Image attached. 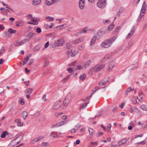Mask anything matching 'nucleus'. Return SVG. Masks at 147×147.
I'll list each match as a JSON object with an SVG mask.
<instances>
[{
	"instance_id": "nucleus-20",
	"label": "nucleus",
	"mask_w": 147,
	"mask_h": 147,
	"mask_svg": "<svg viewBox=\"0 0 147 147\" xmlns=\"http://www.w3.org/2000/svg\"><path fill=\"white\" fill-rule=\"evenodd\" d=\"M88 129L89 134L90 136H92L94 132V130L92 128L90 127H89Z\"/></svg>"
},
{
	"instance_id": "nucleus-4",
	"label": "nucleus",
	"mask_w": 147,
	"mask_h": 147,
	"mask_svg": "<svg viewBox=\"0 0 147 147\" xmlns=\"http://www.w3.org/2000/svg\"><path fill=\"white\" fill-rule=\"evenodd\" d=\"M91 30V29L87 27H86L85 28L82 29L81 30L79 31L77 33V34H76V36H77L79 35V34H80L82 33H86L88 31H90Z\"/></svg>"
},
{
	"instance_id": "nucleus-3",
	"label": "nucleus",
	"mask_w": 147,
	"mask_h": 147,
	"mask_svg": "<svg viewBox=\"0 0 147 147\" xmlns=\"http://www.w3.org/2000/svg\"><path fill=\"white\" fill-rule=\"evenodd\" d=\"M22 140V137L21 136H19L16 138L12 140L10 143V145L13 146H14L16 145L19 144L21 141Z\"/></svg>"
},
{
	"instance_id": "nucleus-56",
	"label": "nucleus",
	"mask_w": 147,
	"mask_h": 147,
	"mask_svg": "<svg viewBox=\"0 0 147 147\" xmlns=\"http://www.w3.org/2000/svg\"><path fill=\"white\" fill-rule=\"evenodd\" d=\"M110 21L108 20H105L103 22V23L104 24H105L107 23H110Z\"/></svg>"
},
{
	"instance_id": "nucleus-42",
	"label": "nucleus",
	"mask_w": 147,
	"mask_h": 147,
	"mask_svg": "<svg viewBox=\"0 0 147 147\" xmlns=\"http://www.w3.org/2000/svg\"><path fill=\"white\" fill-rule=\"evenodd\" d=\"M109 58V56L106 55L104 57L102 60L103 61L105 62L106 60H107Z\"/></svg>"
},
{
	"instance_id": "nucleus-1",
	"label": "nucleus",
	"mask_w": 147,
	"mask_h": 147,
	"mask_svg": "<svg viewBox=\"0 0 147 147\" xmlns=\"http://www.w3.org/2000/svg\"><path fill=\"white\" fill-rule=\"evenodd\" d=\"M117 36H115L112 38L107 39L101 44V47L103 48H107L110 47L112 43L117 38Z\"/></svg>"
},
{
	"instance_id": "nucleus-59",
	"label": "nucleus",
	"mask_w": 147,
	"mask_h": 147,
	"mask_svg": "<svg viewBox=\"0 0 147 147\" xmlns=\"http://www.w3.org/2000/svg\"><path fill=\"white\" fill-rule=\"evenodd\" d=\"M32 15L31 14H29L27 16V18L28 20L32 19Z\"/></svg>"
},
{
	"instance_id": "nucleus-34",
	"label": "nucleus",
	"mask_w": 147,
	"mask_h": 147,
	"mask_svg": "<svg viewBox=\"0 0 147 147\" xmlns=\"http://www.w3.org/2000/svg\"><path fill=\"white\" fill-rule=\"evenodd\" d=\"M41 47L40 45H36L34 48V50L35 51H38Z\"/></svg>"
},
{
	"instance_id": "nucleus-30",
	"label": "nucleus",
	"mask_w": 147,
	"mask_h": 147,
	"mask_svg": "<svg viewBox=\"0 0 147 147\" xmlns=\"http://www.w3.org/2000/svg\"><path fill=\"white\" fill-rule=\"evenodd\" d=\"M47 22H51L54 20V18L53 17L48 16L45 18Z\"/></svg>"
},
{
	"instance_id": "nucleus-19",
	"label": "nucleus",
	"mask_w": 147,
	"mask_h": 147,
	"mask_svg": "<svg viewBox=\"0 0 147 147\" xmlns=\"http://www.w3.org/2000/svg\"><path fill=\"white\" fill-rule=\"evenodd\" d=\"M115 64V63L113 61L111 62L109 64V70H111L113 67L114 65Z\"/></svg>"
},
{
	"instance_id": "nucleus-53",
	"label": "nucleus",
	"mask_w": 147,
	"mask_h": 147,
	"mask_svg": "<svg viewBox=\"0 0 147 147\" xmlns=\"http://www.w3.org/2000/svg\"><path fill=\"white\" fill-rule=\"evenodd\" d=\"M83 66H81V65H78L77 66V69L78 70L81 69L83 68Z\"/></svg>"
},
{
	"instance_id": "nucleus-25",
	"label": "nucleus",
	"mask_w": 147,
	"mask_h": 147,
	"mask_svg": "<svg viewBox=\"0 0 147 147\" xmlns=\"http://www.w3.org/2000/svg\"><path fill=\"white\" fill-rule=\"evenodd\" d=\"M96 40V37L95 36L93 37L91 41L90 44L91 46H93L94 45L95 42Z\"/></svg>"
},
{
	"instance_id": "nucleus-16",
	"label": "nucleus",
	"mask_w": 147,
	"mask_h": 147,
	"mask_svg": "<svg viewBox=\"0 0 147 147\" xmlns=\"http://www.w3.org/2000/svg\"><path fill=\"white\" fill-rule=\"evenodd\" d=\"M41 0H33L32 1V4L34 5H37L41 3Z\"/></svg>"
},
{
	"instance_id": "nucleus-61",
	"label": "nucleus",
	"mask_w": 147,
	"mask_h": 147,
	"mask_svg": "<svg viewBox=\"0 0 147 147\" xmlns=\"http://www.w3.org/2000/svg\"><path fill=\"white\" fill-rule=\"evenodd\" d=\"M58 123H56L52 126V127H59V126L58 125Z\"/></svg>"
},
{
	"instance_id": "nucleus-49",
	"label": "nucleus",
	"mask_w": 147,
	"mask_h": 147,
	"mask_svg": "<svg viewBox=\"0 0 147 147\" xmlns=\"http://www.w3.org/2000/svg\"><path fill=\"white\" fill-rule=\"evenodd\" d=\"M14 45L16 46H20V42L18 41H16L15 42Z\"/></svg>"
},
{
	"instance_id": "nucleus-9",
	"label": "nucleus",
	"mask_w": 147,
	"mask_h": 147,
	"mask_svg": "<svg viewBox=\"0 0 147 147\" xmlns=\"http://www.w3.org/2000/svg\"><path fill=\"white\" fill-rule=\"evenodd\" d=\"M61 103L60 101L55 102L54 104L53 108L54 109H57L60 107Z\"/></svg>"
},
{
	"instance_id": "nucleus-12",
	"label": "nucleus",
	"mask_w": 147,
	"mask_h": 147,
	"mask_svg": "<svg viewBox=\"0 0 147 147\" xmlns=\"http://www.w3.org/2000/svg\"><path fill=\"white\" fill-rule=\"evenodd\" d=\"M85 4V0H80L79 6L80 9H83L84 8Z\"/></svg>"
},
{
	"instance_id": "nucleus-52",
	"label": "nucleus",
	"mask_w": 147,
	"mask_h": 147,
	"mask_svg": "<svg viewBox=\"0 0 147 147\" xmlns=\"http://www.w3.org/2000/svg\"><path fill=\"white\" fill-rule=\"evenodd\" d=\"M6 132L5 131H4L3 133L1 135V137L2 138H4L6 136Z\"/></svg>"
},
{
	"instance_id": "nucleus-62",
	"label": "nucleus",
	"mask_w": 147,
	"mask_h": 147,
	"mask_svg": "<svg viewBox=\"0 0 147 147\" xmlns=\"http://www.w3.org/2000/svg\"><path fill=\"white\" fill-rule=\"evenodd\" d=\"M5 52V50L4 48L3 47H2L1 49V52H0L1 54V53H3Z\"/></svg>"
},
{
	"instance_id": "nucleus-2",
	"label": "nucleus",
	"mask_w": 147,
	"mask_h": 147,
	"mask_svg": "<svg viewBox=\"0 0 147 147\" xmlns=\"http://www.w3.org/2000/svg\"><path fill=\"white\" fill-rule=\"evenodd\" d=\"M105 66V64H103L102 65L97 64L94 66L92 67L89 72V74L91 75L94 73H96L99 71H100Z\"/></svg>"
},
{
	"instance_id": "nucleus-39",
	"label": "nucleus",
	"mask_w": 147,
	"mask_h": 147,
	"mask_svg": "<svg viewBox=\"0 0 147 147\" xmlns=\"http://www.w3.org/2000/svg\"><path fill=\"white\" fill-rule=\"evenodd\" d=\"M88 103H84L82 104V105L80 106V109H82L84 108L85 107H86L87 106V104H88Z\"/></svg>"
},
{
	"instance_id": "nucleus-37",
	"label": "nucleus",
	"mask_w": 147,
	"mask_h": 147,
	"mask_svg": "<svg viewBox=\"0 0 147 147\" xmlns=\"http://www.w3.org/2000/svg\"><path fill=\"white\" fill-rule=\"evenodd\" d=\"M70 76V75H68L65 78H64L62 80V82H63L65 83V82L69 78Z\"/></svg>"
},
{
	"instance_id": "nucleus-57",
	"label": "nucleus",
	"mask_w": 147,
	"mask_h": 147,
	"mask_svg": "<svg viewBox=\"0 0 147 147\" xmlns=\"http://www.w3.org/2000/svg\"><path fill=\"white\" fill-rule=\"evenodd\" d=\"M111 127V125L110 124H108L107 125V130L109 131Z\"/></svg>"
},
{
	"instance_id": "nucleus-32",
	"label": "nucleus",
	"mask_w": 147,
	"mask_h": 147,
	"mask_svg": "<svg viewBox=\"0 0 147 147\" xmlns=\"http://www.w3.org/2000/svg\"><path fill=\"white\" fill-rule=\"evenodd\" d=\"M40 20L39 18H34L32 19V21L33 22H35V23H38V21Z\"/></svg>"
},
{
	"instance_id": "nucleus-13",
	"label": "nucleus",
	"mask_w": 147,
	"mask_h": 147,
	"mask_svg": "<svg viewBox=\"0 0 147 147\" xmlns=\"http://www.w3.org/2000/svg\"><path fill=\"white\" fill-rule=\"evenodd\" d=\"M57 0H45V4L47 5H50L56 2Z\"/></svg>"
},
{
	"instance_id": "nucleus-45",
	"label": "nucleus",
	"mask_w": 147,
	"mask_h": 147,
	"mask_svg": "<svg viewBox=\"0 0 147 147\" xmlns=\"http://www.w3.org/2000/svg\"><path fill=\"white\" fill-rule=\"evenodd\" d=\"M36 31L37 33H40L41 32L42 30L40 27H38L36 28Z\"/></svg>"
},
{
	"instance_id": "nucleus-54",
	"label": "nucleus",
	"mask_w": 147,
	"mask_h": 147,
	"mask_svg": "<svg viewBox=\"0 0 147 147\" xmlns=\"http://www.w3.org/2000/svg\"><path fill=\"white\" fill-rule=\"evenodd\" d=\"M133 90V89L131 87H129L127 89V92H130L132 91Z\"/></svg>"
},
{
	"instance_id": "nucleus-6",
	"label": "nucleus",
	"mask_w": 147,
	"mask_h": 147,
	"mask_svg": "<svg viewBox=\"0 0 147 147\" xmlns=\"http://www.w3.org/2000/svg\"><path fill=\"white\" fill-rule=\"evenodd\" d=\"M85 39V37L84 36H82L78 38L73 41V43L75 44H77L80 43L84 41Z\"/></svg>"
},
{
	"instance_id": "nucleus-14",
	"label": "nucleus",
	"mask_w": 147,
	"mask_h": 147,
	"mask_svg": "<svg viewBox=\"0 0 147 147\" xmlns=\"http://www.w3.org/2000/svg\"><path fill=\"white\" fill-rule=\"evenodd\" d=\"M146 2L144 1L142 4V8L141 11V13H145L146 11Z\"/></svg>"
},
{
	"instance_id": "nucleus-33",
	"label": "nucleus",
	"mask_w": 147,
	"mask_h": 147,
	"mask_svg": "<svg viewBox=\"0 0 147 147\" xmlns=\"http://www.w3.org/2000/svg\"><path fill=\"white\" fill-rule=\"evenodd\" d=\"M108 81L107 80L106 81H102L100 82L99 83V84L100 86H103L105 85L107 82Z\"/></svg>"
},
{
	"instance_id": "nucleus-51",
	"label": "nucleus",
	"mask_w": 147,
	"mask_h": 147,
	"mask_svg": "<svg viewBox=\"0 0 147 147\" xmlns=\"http://www.w3.org/2000/svg\"><path fill=\"white\" fill-rule=\"evenodd\" d=\"M132 100L133 103L134 104H136L137 103V100L135 97H133L132 98Z\"/></svg>"
},
{
	"instance_id": "nucleus-17",
	"label": "nucleus",
	"mask_w": 147,
	"mask_h": 147,
	"mask_svg": "<svg viewBox=\"0 0 147 147\" xmlns=\"http://www.w3.org/2000/svg\"><path fill=\"white\" fill-rule=\"evenodd\" d=\"M44 138V136H41L34 139L33 140V141L34 142H37L41 140V139Z\"/></svg>"
},
{
	"instance_id": "nucleus-29",
	"label": "nucleus",
	"mask_w": 147,
	"mask_h": 147,
	"mask_svg": "<svg viewBox=\"0 0 147 147\" xmlns=\"http://www.w3.org/2000/svg\"><path fill=\"white\" fill-rule=\"evenodd\" d=\"M128 140V139H125L121 140L119 143V145H121L125 144L127 142Z\"/></svg>"
},
{
	"instance_id": "nucleus-31",
	"label": "nucleus",
	"mask_w": 147,
	"mask_h": 147,
	"mask_svg": "<svg viewBox=\"0 0 147 147\" xmlns=\"http://www.w3.org/2000/svg\"><path fill=\"white\" fill-rule=\"evenodd\" d=\"M114 27V25L113 24H111L107 28V31H110L112 30Z\"/></svg>"
},
{
	"instance_id": "nucleus-26",
	"label": "nucleus",
	"mask_w": 147,
	"mask_h": 147,
	"mask_svg": "<svg viewBox=\"0 0 147 147\" xmlns=\"http://www.w3.org/2000/svg\"><path fill=\"white\" fill-rule=\"evenodd\" d=\"M70 100H69L68 98H66L65 100L63 102V104L65 105H68L70 102Z\"/></svg>"
},
{
	"instance_id": "nucleus-15",
	"label": "nucleus",
	"mask_w": 147,
	"mask_h": 147,
	"mask_svg": "<svg viewBox=\"0 0 147 147\" xmlns=\"http://www.w3.org/2000/svg\"><path fill=\"white\" fill-rule=\"evenodd\" d=\"M21 115L24 119H25L28 116V113L26 111H24L21 113Z\"/></svg>"
},
{
	"instance_id": "nucleus-46",
	"label": "nucleus",
	"mask_w": 147,
	"mask_h": 147,
	"mask_svg": "<svg viewBox=\"0 0 147 147\" xmlns=\"http://www.w3.org/2000/svg\"><path fill=\"white\" fill-rule=\"evenodd\" d=\"M23 24L24 23L23 22H19L16 24V26H22Z\"/></svg>"
},
{
	"instance_id": "nucleus-35",
	"label": "nucleus",
	"mask_w": 147,
	"mask_h": 147,
	"mask_svg": "<svg viewBox=\"0 0 147 147\" xmlns=\"http://www.w3.org/2000/svg\"><path fill=\"white\" fill-rule=\"evenodd\" d=\"M69 121V120L68 119L66 120H64L63 121H60V123H61V125H62L67 124Z\"/></svg>"
},
{
	"instance_id": "nucleus-38",
	"label": "nucleus",
	"mask_w": 147,
	"mask_h": 147,
	"mask_svg": "<svg viewBox=\"0 0 147 147\" xmlns=\"http://www.w3.org/2000/svg\"><path fill=\"white\" fill-rule=\"evenodd\" d=\"M32 89L31 88H29L26 91V93L28 94H30L32 92Z\"/></svg>"
},
{
	"instance_id": "nucleus-58",
	"label": "nucleus",
	"mask_w": 147,
	"mask_h": 147,
	"mask_svg": "<svg viewBox=\"0 0 147 147\" xmlns=\"http://www.w3.org/2000/svg\"><path fill=\"white\" fill-rule=\"evenodd\" d=\"M133 44V42H131V41L129 42L128 44V48L130 47L131 46V45H132Z\"/></svg>"
},
{
	"instance_id": "nucleus-40",
	"label": "nucleus",
	"mask_w": 147,
	"mask_h": 147,
	"mask_svg": "<svg viewBox=\"0 0 147 147\" xmlns=\"http://www.w3.org/2000/svg\"><path fill=\"white\" fill-rule=\"evenodd\" d=\"M8 32L10 33L13 34L15 33L16 31L15 30H13L11 28H10L8 30Z\"/></svg>"
},
{
	"instance_id": "nucleus-24",
	"label": "nucleus",
	"mask_w": 147,
	"mask_h": 147,
	"mask_svg": "<svg viewBox=\"0 0 147 147\" xmlns=\"http://www.w3.org/2000/svg\"><path fill=\"white\" fill-rule=\"evenodd\" d=\"M96 88L97 89L95 91H94V92H91V95H90V96H88V97H87L85 99H82V100L83 101H86L87 99H89L91 97V96H92L93 95V94L95 92H96V91H97L98 89H99V88H98V87H97Z\"/></svg>"
},
{
	"instance_id": "nucleus-43",
	"label": "nucleus",
	"mask_w": 147,
	"mask_h": 147,
	"mask_svg": "<svg viewBox=\"0 0 147 147\" xmlns=\"http://www.w3.org/2000/svg\"><path fill=\"white\" fill-rule=\"evenodd\" d=\"M27 41L25 39L20 41V46L24 44Z\"/></svg>"
},
{
	"instance_id": "nucleus-47",
	"label": "nucleus",
	"mask_w": 147,
	"mask_h": 147,
	"mask_svg": "<svg viewBox=\"0 0 147 147\" xmlns=\"http://www.w3.org/2000/svg\"><path fill=\"white\" fill-rule=\"evenodd\" d=\"M42 144L43 146H48L49 145V144L48 143L45 142H42Z\"/></svg>"
},
{
	"instance_id": "nucleus-10",
	"label": "nucleus",
	"mask_w": 147,
	"mask_h": 147,
	"mask_svg": "<svg viewBox=\"0 0 147 147\" xmlns=\"http://www.w3.org/2000/svg\"><path fill=\"white\" fill-rule=\"evenodd\" d=\"M34 33L32 32H30L26 36V38L25 39L27 41H28L30 40L31 38L34 37Z\"/></svg>"
},
{
	"instance_id": "nucleus-55",
	"label": "nucleus",
	"mask_w": 147,
	"mask_h": 147,
	"mask_svg": "<svg viewBox=\"0 0 147 147\" xmlns=\"http://www.w3.org/2000/svg\"><path fill=\"white\" fill-rule=\"evenodd\" d=\"M146 140H144L143 141L139 142L140 144L142 145H144V144H145L146 142Z\"/></svg>"
},
{
	"instance_id": "nucleus-44",
	"label": "nucleus",
	"mask_w": 147,
	"mask_h": 147,
	"mask_svg": "<svg viewBox=\"0 0 147 147\" xmlns=\"http://www.w3.org/2000/svg\"><path fill=\"white\" fill-rule=\"evenodd\" d=\"M84 47V44H81L79 46V49L81 50H83Z\"/></svg>"
},
{
	"instance_id": "nucleus-11",
	"label": "nucleus",
	"mask_w": 147,
	"mask_h": 147,
	"mask_svg": "<svg viewBox=\"0 0 147 147\" xmlns=\"http://www.w3.org/2000/svg\"><path fill=\"white\" fill-rule=\"evenodd\" d=\"M106 3L98 1L97 3V5L98 7L102 9L106 6Z\"/></svg>"
},
{
	"instance_id": "nucleus-5",
	"label": "nucleus",
	"mask_w": 147,
	"mask_h": 147,
	"mask_svg": "<svg viewBox=\"0 0 147 147\" xmlns=\"http://www.w3.org/2000/svg\"><path fill=\"white\" fill-rule=\"evenodd\" d=\"M106 31V29L105 28H103L100 29L99 32L96 35L97 38L98 39L100 38L103 36V34L105 33Z\"/></svg>"
},
{
	"instance_id": "nucleus-48",
	"label": "nucleus",
	"mask_w": 147,
	"mask_h": 147,
	"mask_svg": "<svg viewBox=\"0 0 147 147\" xmlns=\"http://www.w3.org/2000/svg\"><path fill=\"white\" fill-rule=\"evenodd\" d=\"M49 42L48 41L45 44V48H43L42 49V50H44L45 49V48H47L49 45Z\"/></svg>"
},
{
	"instance_id": "nucleus-22",
	"label": "nucleus",
	"mask_w": 147,
	"mask_h": 147,
	"mask_svg": "<svg viewBox=\"0 0 147 147\" xmlns=\"http://www.w3.org/2000/svg\"><path fill=\"white\" fill-rule=\"evenodd\" d=\"M50 136L53 138H55L58 136V133L57 132H52Z\"/></svg>"
},
{
	"instance_id": "nucleus-50",
	"label": "nucleus",
	"mask_w": 147,
	"mask_h": 147,
	"mask_svg": "<svg viewBox=\"0 0 147 147\" xmlns=\"http://www.w3.org/2000/svg\"><path fill=\"white\" fill-rule=\"evenodd\" d=\"M17 125L18 126L21 127L23 125V123L21 122V120H20V121L18 123Z\"/></svg>"
},
{
	"instance_id": "nucleus-21",
	"label": "nucleus",
	"mask_w": 147,
	"mask_h": 147,
	"mask_svg": "<svg viewBox=\"0 0 147 147\" xmlns=\"http://www.w3.org/2000/svg\"><path fill=\"white\" fill-rule=\"evenodd\" d=\"M92 61L89 60L84 64L83 65L84 68H85L87 67H88L91 64Z\"/></svg>"
},
{
	"instance_id": "nucleus-64",
	"label": "nucleus",
	"mask_w": 147,
	"mask_h": 147,
	"mask_svg": "<svg viewBox=\"0 0 147 147\" xmlns=\"http://www.w3.org/2000/svg\"><path fill=\"white\" fill-rule=\"evenodd\" d=\"M67 70L69 73H71L73 71V69L71 68H67Z\"/></svg>"
},
{
	"instance_id": "nucleus-41",
	"label": "nucleus",
	"mask_w": 147,
	"mask_h": 147,
	"mask_svg": "<svg viewBox=\"0 0 147 147\" xmlns=\"http://www.w3.org/2000/svg\"><path fill=\"white\" fill-rule=\"evenodd\" d=\"M19 102L21 105H24V100L22 98H20L19 100Z\"/></svg>"
},
{
	"instance_id": "nucleus-27",
	"label": "nucleus",
	"mask_w": 147,
	"mask_h": 147,
	"mask_svg": "<svg viewBox=\"0 0 147 147\" xmlns=\"http://www.w3.org/2000/svg\"><path fill=\"white\" fill-rule=\"evenodd\" d=\"M145 13H141V12L140 13L138 16V17L137 19V20L138 22H140L142 17L144 15Z\"/></svg>"
},
{
	"instance_id": "nucleus-60",
	"label": "nucleus",
	"mask_w": 147,
	"mask_h": 147,
	"mask_svg": "<svg viewBox=\"0 0 147 147\" xmlns=\"http://www.w3.org/2000/svg\"><path fill=\"white\" fill-rule=\"evenodd\" d=\"M58 123H56L52 126V127H59V126L58 125Z\"/></svg>"
},
{
	"instance_id": "nucleus-18",
	"label": "nucleus",
	"mask_w": 147,
	"mask_h": 147,
	"mask_svg": "<svg viewBox=\"0 0 147 147\" xmlns=\"http://www.w3.org/2000/svg\"><path fill=\"white\" fill-rule=\"evenodd\" d=\"M67 54L69 56H71L73 57L75 56V54L74 53H73L72 50L70 49H68L67 52Z\"/></svg>"
},
{
	"instance_id": "nucleus-8",
	"label": "nucleus",
	"mask_w": 147,
	"mask_h": 147,
	"mask_svg": "<svg viewBox=\"0 0 147 147\" xmlns=\"http://www.w3.org/2000/svg\"><path fill=\"white\" fill-rule=\"evenodd\" d=\"M135 30V26H133L132 27V28L129 32L128 33L127 35L126 36V38L127 39H129L131 38V37L133 35L134 31Z\"/></svg>"
},
{
	"instance_id": "nucleus-7",
	"label": "nucleus",
	"mask_w": 147,
	"mask_h": 147,
	"mask_svg": "<svg viewBox=\"0 0 147 147\" xmlns=\"http://www.w3.org/2000/svg\"><path fill=\"white\" fill-rule=\"evenodd\" d=\"M64 42V40L62 38L59 39L56 42L55 45L56 46H62Z\"/></svg>"
},
{
	"instance_id": "nucleus-23",
	"label": "nucleus",
	"mask_w": 147,
	"mask_h": 147,
	"mask_svg": "<svg viewBox=\"0 0 147 147\" xmlns=\"http://www.w3.org/2000/svg\"><path fill=\"white\" fill-rule=\"evenodd\" d=\"M124 8L123 7H121L119 9V11L117 13V16H119L121 13H122L123 11L124 10Z\"/></svg>"
},
{
	"instance_id": "nucleus-28",
	"label": "nucleus",
	"mask_w": 147,
	"mask_h": 147,
	"mask_svg": "<svg viewBox=\"0 0 147 147\" xmlns=\"http://www.w3.org/2000/svg\"><path fill=\"white\" fill-rule=\"evenodd\" d=\"M86 78V76L84 74H81L80 76V79L82 81H83Z\"/></svg>"
},
{
	"instance_id": "nucleus-63",
	"label": "nucleus",
	"mask_w": 147,
	"mask_h": 147,
	"mask_svg": "<svg viewBox=\"0 0 147 147\" xmlns=\"http://www.w3.org/2000/svg\"><path fill=\"white\" fill-rule=\"evenodd\" d=\"M20 120L18 118H17L14 120L15 122L18 123L20 121Z\"/></svg>"
},
{
	"instance_id": "nucleus-36",
	"label": "nucleus",
	"mask_w": 147,
	"mask_h": 147,
	"mask_svg": "<svg viewBox=\"0 0 147 147\" xmlns=\"http://www.w3.org/2000/svg\"><path fill=\"white\" fill-rule=\"evenodd\" d=\"M141 109L145 111H147V106L145 105H142L140 106Z\"/></svg>"
}]
</instances>
